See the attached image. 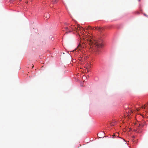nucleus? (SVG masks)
Masks as SVG:
<instances>
[{"label": "nucleus", "mask_w": 148, "mask_h": 148, "mask_svg": "<svg viewBox=\"0 0 148 148\" xmlns=\"http://www.w3.org/2000/svg\"><path fill=\"white\" fill-rule=\"evenodd\" d=\"M86 40L89 45L95 46L98 48H101L103 47L102 44L96 41L91 36H90L87 38Z\"/></svg>", "instance_id": "obj_1"}, {"label": "nucleus", "mask_w": 148, "mask_h": 148, "mask_svg": "<svg viewBox=\"0 0 148 148\" xmlns=\"http://www.w3.org/2000/svg\"><path fill=\"white\" fill-rule=\"evenodd\" d=\"M15 0H10V2H12L14 1Z\"/></svg>", "instance_id": "obj_14"}, {"label": "nucleus", "mask_w": 148, "mask_h": 148, "mask_svg": "<svg viewBox=\"0 0 148 148\" xmlns=\"http://www.w3.org/2000/svg\"><path fill=\"white\" fill-rule=\"evenodd\" d=\"M77 29V27L76 26H74L71 25L69 28L68 27H66L64 28V31H66V32L65 34H67L68 33V32H71L73 31H76V30Z\"/></svg>", "instance_id": "obj_2"}, {"label": "nucleus", "mask_w": 148, "mask_h": 148, "mask_svg": "<svg viewBox=\"0 0 148 148\" xmlns=\"http://www.w3.org/2000/svg\"><path fill=\"white\" fill-rule=\"evenodd\" d=\"M33 67H34V66H33L32 67V68H33Z\"/></svg>", "instance_id": "obj_19"}, {"label": "nucleus", "mask_w": 148, "mask_h": 148, "mask_svg": "<svg viewBox=\"0 0 148 148\" xmlns=\"http://www.w3.org/2000/svg\"><path fill=\"white\" fill-rule=\"evenodd\" d=\"M92 46L91 45H90V48H92Z\"/></svg>", "instance_id": "obj_17"}, {"label": "nucleus", "mask_w": 148, "mask_h": 148, "mask_svg": "<svg viewBox=\"0 0 148 148\" xmlns=\"http://www.w3.org/2000/svg\"><path fill=\"white\" fill-rule=\"evenodd\" d=\"M76 27H77V29L76 30V31L77 32V31L80 30L81 31H83L84 30L83 27H79L78 25H76Z\"/></svg>", "instance_id": "obj_3"}, {"label": "nucleus", "mask_w": 148, "mask_h": 148, "mask_svg": "<svg viewBox=\"0 0 148 148\" xmlns=\"http://www.w3.org/2000/svg\"><path fill=\"white\" fill-rule=\"evenodd\" d=\"M134 132H136L137 133V129H134Z\"/></svg>", "instance_id": "obj_13"}, {"label": "nucleus", "mask_w": 148, "mask_h": 148, "mask_svg": "<svg viewBox=\"0 0 148 148\" xmlns=\"http://www.w3.org/2000/svg\"><path fill=\"white\" fill-rule=\"evenodd\" d=\"M139 0V1H140V0Z\"/></svg>", "instance_id": "obj_22"}, {"label": "nucleus", "mask_w": 148, "mask_h": 148, "mask_svg": "<svg viewBox=\"0 0 148 148\" xmlns=\"http://www.w3.org/2000/svg\"><path fill=\"white\" fill-rule=\"evenodd\" d=\"M145 124H146V123L145 122L143 124H142V123L140 124L138 126L141 127H143V126H144L145 125Z\"/></svg>", "instance_id": "obj_6"}, {"label": "nucleus", "mask_w": 148, "mask_h": 148, "mask_svg": "<svg viewBox=\"0 0 148 148\" xmlns=\"http://www.w3.org/2000/svg\"><path fill=\"white\" fill-rule=\"evenodd\" d=\"M139 110H139V108H137V111H139Z\"/></svg>", "instance_id": "obj_16"}, {"label": "nucleus", "mask_w": 148, "mask_h": 148, "mask_svg": "<svg viewBox=\"0 0 148 148\" xmlns=\"http://www.w3.org/2000/svg\"><path fill=\"white\" fill-rule=\"evenodd\" d=\"M56 0H53L52 2L54 3H56Z\"/></svg>", "instance_id": "obj_10"}, {"label": "nucleus", "mask_w": 148, "mask_h": 148, "mask_svg": "<svg viewBox=\"0 0 148 148\" xmlns=\"http://www.w3.org/2000/svg\"><path fill=\"white\" fill-rule=\"evenodd\" d=\"M94 29V27H91L90 26H88L87 27V28H86V29Z\"/></svg>", "instance_id": "obj_7"}, {"label": "nucleus", "mask_w": 148, "mask_h": 148, "mask_svg": "<svg viewBox=\"0 0 148 148\" xmlns=\"http://www.w3.org/2000/svg\"><path fill=\"white\" fill-rule=\"evenodd\" d=\"M27 3H28V2H27Z\"/></svg>", "instance_id": "obj_20"}, {"label": "nucleus", "mask_w": 148, "mask_h": 148, "mask_svg": "<svg viewBox=\"0 0 148 148\" xmlns=\"http://www.w3.org/2000/svg\"><path fill=\"white\" fill-rule=\"evenodd\" d=\"M116 136L117 137H118V136L116 134H114L112 136V138H114V136Z\"/></svg>", "instance_id": "obj_9"}, {"label": "nucleus", "mask_w": 148, "mask_h": 148, "mask_svg": "<svg viewBox=\"0 0 148 148\" xmlns=\"http://www.w3.org/2000/svg\"><path fill=\"white\" fill-rule=\"evenodd\" d=\"M44 16L47 19H48L50 17V15L48 13H46L45 14Z\"/></svg>", "instance_id": "obj_5"}, {"label": "nucleus", "mask_w": 148, "mask_h": 148, "mask_svg": "<svg viewBox=\"0 0 148 148\" xmlns=\"http://www.w3.org/2000/svg\"><path fill=\"white\" fill-rule=\"evenodd\" d=\"M135 137L134 136H133V138H134Z\"/></svg>", "instance_id": "obj_18"}, {"label": "nucleus", "mask_w": 148, "mask_h": 148, "mask_svg": "<svg viewBox=\"0 0 148 148\" xmlns=\"http://www.w3.org/2000/svg\"><path fill=\"white\" fill-rule=\"evenodd\" d=\"M144 15L145 16H146V17H148V16L147 15H146V14H144Z\"/></svg>", "instance_id": "obj_15"}, {"label": "nucleus", "mask_w": 148, "mask_h": 148, "mask_svg": "<svg viewBox=\"0 0 148 148\" xmlns=\"http://www.w3.org/2000/svg\"><path fill=\"white\" fill-rule=\"evenodd\" d=\"M20 0V1H21L22 0Z\"/></svg>", "instance_id": "obj_21"}, {"label": "nucleus", "mask_w": 148, "mask_h": 148, "mask_svg": "<svg viewBox=\"0 0 148 148\" xmlns=\"http://www.w3.org/2000/svg\"><path fill=\"white\" fill-rule=\"evenodd\" d=\"M95 28V29H97L99 30H100V29H101V28H100L99 27H94Z\"/></svg>", "instance_id": "obj_8"}, {"label": "nucleus", "mask_w": 148, "mask_h": 148, "mask_svg": "<svg viewBox=\"0 0 148 148\" xmlns=\"http://www.w3.org/2000/svg\"><path fill=\"white\" fill-rule=\"evenodd\" d=\"M144 106H142V108H145V107L147 106H145V105H144Z\"/></svg>", "instance_id": "obj_12"}, {"label": "nucleus", "mask_w": 148, "mask_h": 148, "mask_svg": "<svg viewBox=\"0 0 148 148\" xmlns=\"http://www.w3.org/2000/svg\"><path fill=\"white\" fill-rule=\"evenodd\" d=\"M110 125H111V126H113L114 125V123H110Z\"/></svg>", "instance_id": "obj_11"}, {"label": "nucleus", "mask_w": 148, "mask_h": 148, "mask_svg": "<svg viewBox=\"0 0 148 148\" xmlns=\"http://www.w3.org/2000/svg\"><path fill=\"white\" fill-rule=\"evenodd\" d=\"M137 130V133H140L142 131V130L141 127L138 126L136 128Z\"/></svg>", "instance_id": "obj_4"}]
</instances>
